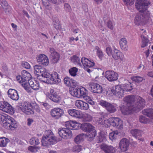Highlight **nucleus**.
I'll use <instances>...</instances> for the list:
<instances>
[{"label": "nucleus", "instance_id": "1", "mask_svg": "<svg viewBox=\"0 0 153 153\" xmlns=\"http://www.w3.org/2000/svg\"><path fill=\"white\" fill-rule=\"evenodd\" d=\"M149 4V0H137L136 7L140 13L137 14L135 18L134 23L136 25H140L149 17V12L147 9Z\"/></svg>", "mask_w": 153, "mask_h": 153}, {"label": "nucleus", "instance_id": "2", "mask_svg": "<svg viewBox=\"0 0 153 153\" xmlns=\"http://www.w3.org/2000/svg\"><path fill=\"white\" fill-rule=\"evenodd\" d=\"M145 105L144 100L140 97H138L137 102L135 105H133L131 106L126 105L122 106L121 110L123 114L128 115L131 113L132 111H136L138 109H142Z\"/></svg>", "mask_w": 153, "mask_h": 153}, {"label": "nucleus", "instance_id": "3", "mask_svg": "<svg viewBox=\"0 0 153 153\" xmlns=\"http://www.w3.org/2000/svg\"><path fill=\"white\" fill-rule=\"evenodd\" d=\"M62 138L56 139L53 132L50 130H46L42 139V145L43 146H47L53 144V141H59Z\"/></svg>", "mask_w": 153, "mask_h": 153}, {"label": "nucleus", "instance_id": "4", "mask_svg": "<svg viewBox=\"0 0 153 153\" xmlns=\"http://www.w3.org/2000/svg\"><path fill=\"white\" fill-rule=\"evenodd\" d=\"M22 76H20L16 77V79L17 81L21 83L22 85L24 87L25 90L28 88V83L29 80H31V75L30 74L25 70H23L22 71Z\"/></svg>", "mask_w": 153, "mask_h": 153}, {"label": "nucleus", "instance_id": "5", "mask_svg": "<svg viewBox=\"0 0 153 153\" xmlns=\"http://www.w3.org/2000/svg\"><path fill=\"white\" fill-rule=\"evenodd\" d=\"M0 110L11 114L15 112L14 108L9 103L5 101L0 102Z\"/></svg>", "mask_w": 153, "mask_h": 153}, {"label": "nucleus", "instance_id": "6", "mask_svg": "<svg viewBox=\"0 0 153 153\" xmlns=\"http://www.w3.org/2000/svg\"><path fill=\"white\" fill-rule=\"evenodd\" d=\"M99 104L105 108L110 113H114L116 111V108L114 105L105 101L101 100L99 102Z\"/></svg>", "mask_w": 153, "mask_h": 153}, {"label": "nucleus", "instance_id": "7", "mask_svg": "<svg viewBox=\"0 0 153 153\" xmlns=\"http://www.w3.org/2000/svg\"><path fill=\"white\" fill-rule=\"evenodd\" d=\"M20 108L22 112L27 114L34 113V111L32 110V105L29 102H25L22 103Z\"/></svg>", "mask_w": 153, "mask_h": 153}, {"label": "nucleus", "instance_id": "8", "mask_svg": "<svg viewBox=\"0 0 153 153\" xmlns=\"http://www.w3.org/2000/svg\"><path fill=\"white\" fill-rule=\"evenodd\" d=\"M47 96L53 101L57 102L61 100V97L53 89H51L50 93L46 94Z\"/></svg>", "mask_w": 153, "mask_h": 153}, {"label": "nucleus", "instance_id": "9", "mask_svg": "<svg viewBox=\"0 0 153 153\" xmlns=\"http://www.w3.org/2000/svg\"><path fill=\"white\" fill-rule=\"evenodd\" d=\"M89 89L93 93L100 94L102 91V88L100 85L96 83H90L89 85Z\"/></svg>", "mask_w": 153, "mask_h": 153}, {"label": "nucleus", "instance_id": "10", "mask_svg": "<svg viewBox=\"0 0 153 153\" xmlns=\"http://www.w3.org/2000/svg\"><path fill=\"white\" fill-rule=\"evenodd\" d=\"M118 76V74L113 71H107L105 73V77L110 82L117 80Z\"/></svg>", "mask_w": 153, "mask_h": 153}, {"label": "nucleus", "instance_id": "11", "mask_svg": "<svg viewBox=\"0 0 153 153\" xmlns=\"http://www.w3.org/2000/svg\"><path fill=\"white\" fill-rule=\"evenodd\" d=\"M129 144L128 140L125 138H123L119 143V148L121 151L126 152L128 149Z\"/></svg>", "mask_w": 153, "mask_h": 153}, {"label": "nucleus", "instance_id": "12", "mask_svg": "<svg viewBox=\"0 0 153 153\" xmlns=\"http://www.w3.org/2000/svg\"><path fill=\"white\" fill-rule=\"evenodd\" d=\"M111 125L116 127L117 128L121 129L123 128L122 120L118 118H110Z\"/></svg>", "mask_w": 153, "mask_h": 153}, {"label": "nucleus", "instance_id": "13", "mask_svg": "<svg viewBox=\"0 0 153 153\" xmlns=\"http://www.w3.org/2000/svg\"><path fill=\"white\" fill-rule=\"evenodd\" d=\"M141 38L142 39V44L141 47L142 48H147V51L146 52V54L147 56L149 53V47L150 45L149 41L146 36H145L143 35H141Z\"/></svg>", "mask_w": 153, "mask_h": 153}, {"label": "nucleus", "instance_id": "14", "mask_svg": "<svg viewBox=\"0 0 153 153\" xmlns=\"http://www.w3.org/2000/svg\"><path fill=\"white\" fill-rule=\"evenodd\" d=\"M111 92L119 98L122 97L124 95L123 90L120 85H117L113 88Z\"/></svg>", "mask_w": 153, "mask_h": 153}, {"label": "nucleus", "instance_id": "15", "mask_svg": "<svg viewBox=\"0 0 153 153\" xmlns=\"http://www.w3.org/2000/svg\"><path fill=\"white\" fill-rule=\"evenodd\" d=\"M135 98L133 95L128 96L124 98V101L127 103L126 105L131 106L133 105H135L137 102L138 97Z\"/></svg>", "mask_w": 153, "mask_h": 153}, {"label": "nucleus", "instance_id": "16", "mask_svg": "<svg viewBox=\"0 0 153 153\" xmlns=\"http://www.w3.org/2000/svg\"><path fill=\"white\" fill-rule=\"evenodd\" d=\"M63 110L59 108H55L52 109L51 111V116L55 119L60 117L63 113Z\"/></svg>", "mask_w": 153, "mask_h": 153}, {"label": "nucleus", "instance_id": "17", "mask_svg": "<svg viewBox=\"0 0 153 153\" xmlns=\"http://www.w3.org/2000/svg\"><path fill=\"white\" fill-rule=\"evenodd\" d=\"M49 52L51 58L52 62L53 63L57 62L60 57L59 54L55 51L53 48H49Z\"/></svg>", "mask_w": 153, "mask_h": 153}, {"label": "nucleus", "instance_id": "18", "mask_svg": "<svg viewBox=\"0 0 153 153\" xmlns=\"http://www.w3.org/2000/svg\"><path fill=\"white\" fill-rule=\"evenodd\" d=\"M37 61L39 63L46 66L49 63V60L45 55L43 54L39 55L37 57Z\"/></svg>", "mask_w": 153, "mask_h": 153}, {"label": "nucleus", "instance_id": "19", "mask_svg": "<svg viewBox=\"0 0 153 153\" xmlns=\"http://www.w3.org/2000/svg\"><path fill=\"white\" fill-rule=\"evenodd\" d=\"M100 148L105 153H115L117 151L115 147L106 144H102L101 145Z\"/></svg>", "mask_w": 153, "mask_h": 153}, {"label": "nucleus", "instance_id": "20", "mask_svg": "<svg viewBox=\"0 0 153 153\" xmlns=\"http://www.w3.org/2000/svg\"><path fill=\"white\" fill-rule=\"evenodd\" d=\"M8 97L13 100H17L19 97L17 91L13 89H10L7 91Z\"/></svg>", "mask_w": 153, "mask_h": 153}, {"label": "nucleus", "instance_id": "21", "mask_svg": "<svg viewBox=\"0 0 153 153\" xmlns=\"http://www.w3.org/2000/svg\"><path fill=\"white\" fill-rule=\"evenodd\" d=\"M114 52L112 55L113 58L116 60L120 59L123 60L124 59V56L123 53L116 48H114Z\"/></svg>", "mask_w": 153, "mask_h": 153}, {"label": "nucleus", "instance_id": "22", "mask_svg": "<svg viewBox=\"0 0 153 153\" xmlns=\"http://www.w3.org/2000/svg\"><path fill=\"white\" fill-rule=\"evenodd\" d=\"M75 105L78 108L84 110H87L89 108V105L87 103L81 100L76 101Z\"/></svg>", "mask_w": 153, "mask_h": 153}, {"label": "nucleus", "instance_id": "23", "mask_svg": "<svg viewBox=\"0 0 153 153\" xmlns=\"http://www.w3.org/2000/svg\"><path fill=\"white\" fill-rule=\"evenodd\" d=\"M61 82V79L59 77V74L56 72H53L51 74L50 82H48V83L54 84H58Z\"/></svg>", "mask_w": 153, "mask_h": 153}, {"label": "nucleus", "instance_id": "24", "mask_svg": "<svg viewBox=\"0 0 153 153\" xmlns=\"http://www.w3.org/2000/svg\"><path fill=\"white\" fill-rule=\"evenodd\" d=\"M64 84L68 87H76L77 85V83L75 80L72 79L68 77H65L64 79Z\"/></svg>", "mask_w": 153, "mask_h": 153}, {"label": "nucleus", "instance_id": "25", "mask_svg": "<svg viewBox=\"0 0 153 153\" xmlns=\"http://www.w3.org/2000/svg\"><path fill=\"white\" fill-rule=\"evenodd\" d=\"M7 116H9L8 115L5 114L0 117V119L2 122V125L3 127L8 130H10V123L7 120Z\"/></svg>", "mask_w": 153, "mask_h": 153}, {"label": "nucleus", "instance_id": "26", "mask_svg": "<svg viewBox=\"0 0 153 153\" xmlns=\"http://www.w3.org/2000/svg\"><path fill=\"white\" fill-rule=\"evenodd\" d=\"M80 128L85 132L91 131L94 129V127L89 123H84L81 125Z\"/></svg>", "mask_w": 153, "mask_h": 153}, {"label": "nucleus", "instance_id": "27", "mask_svg": "<svg viewBox=\"0 0 153 153\" xmlns=\"http://www.w3.org/2000/svg\"><path fill=\"white\" fill-rule=\"evenodd\" d=\"M65 125L67 128L69 129L70 130L77 129L78 128L79 126L78 123L72 121H70L66 122Z\"/></svg>", "mask_w": 153, "mask_h": 153}, {"label": "nucleus", "instance_id": "28", "mask_svg": "<svg viewBox=\"0 0 153 153\" xmlns=\"http://www.w3.org/2000/svg\"><path fill=\"white\" fill-rule=\"evenodd\" d=\"M67 112L71 116L78 118H80L82 111L73 109H68Z\"/></svg>", "mask_w": 153, "mask_h": 153}, {"label": "nucleus", "instance_id": "29", "mask_svg": "<svg viewBox=\"0 0 153 153\" xmlns=\"http://www.w3.org/2000/svg\"><path fill=\"white\" fill-rule=\"evenodd\" d=\"M81 61L84 67L90 68L94 65V62L91 61L85 57H82Z\"/></svg>", "mask_w": 153, "mask_h": 153}, {"label": "nucleus", "instance_id": "30", "mask_svg": "<svg viewBox=\"0 0 153 153\" xmlns=\"http://www.w3.org/2000/svg\"><path fill=\"white\" fill-rule=\"evenodd\" d=\"M29 85L34 90H37L39 88V82L32 79L31 80H29V82L28 83V86Z\"/></svg>", "mask_w": 153, "mask_h": 153}, {"label": "nucleus", "instance_id": "31", "mask_svg": "<svg viewBox=\"0 0 153 153\" xmlns=\"http://www.w3.org/2000/svg\"><path fill=\"white\" fill-rule=\"evenodd\" d=\"M7 120L10 123V129L11 130H14L17 127V124L16 122L15 121L13 118L10 116H7Z\"/></svg>", "mask_w": 153, "mask_h": 153}, {"label": "nucleus", "instance_id": "32", "mask_svg": "<svg viewBox=\"0 0 153 153\" xmlns=\"http://www.w3.org/2000/svg\"><path fill=\"white\" fill-rule=\"evenodd\" d=\"M42 1L43 5L46 9L48 10L50 9L51 8V2L55 4H56L57 3V0H42Z\"/></svg>", "mask_w": 153, "mask_h": 153}, {"label": "nucleus", "instance_id": "33", "mask_svg": "<svg viewBox=\"0 0 153 153\" xmlns=\"http://www.w3.org/2000/svg\"><path fill=\"white\" fill-rule=\"evenodd\" d=\"M119 43L121 48L125 51L128 50V47L127 45V41L125 38H122L120 40Z\"/></svg>", "mask_w": 153, "mask_h": 153}, {"label": "nucleus", "instance_id": "34", "mask_svg": "<svg viewBox=\"0 0 153 153\" xmlns=\"http://www.w3.org/2000/svg\"><path fill=\"white\" fill-rule=\"evenodd\" d=\"M80 118H82L84 121L89 122L92 119V117L89 114L82 112Z\"/></svg>", "mask_w": 153, "mask_h": 153}, {"label": "nucleus", "instance_id": "35", "mask_svg": "<svg viewBox=\"0 0 153 153\" xmlns=\"http://www.w3.org/2000/svg\"><path fill=\"white\" fill-rule=\"evenodd\" d=\"M110 118L108 119L103 118L100 119L99 122L106 128L109 127L111 125Z\"/></svg>", "mask_w": 153, "mask_h": 153}, {"label": "nucleus", "instance_id": "36", "mask_svg": "<svg viewBox=\"0 0 153 153\" xmlns=\"http://www.w3.org/2000/svg\"><path fill=\"white\" fill-rule=\"evenodd\" d=\"M143 114L151 119H153V109L149 108L145 109L142 111Z\"/></svg>", "mask_w": 153, "mask_h": 153}, {"label": "nucleus", "instance_id": "37", "mask_svg": "<svg viewBox=\"0 0 153 153\" xmlns=\"http://www.w3.org/2000/svg\"><path fill=\"white\" fill-rule=\"evenodd\" d=\"M86 136L85 134L83 133L78 135L75 137L74 142L76 143H79L84 140V138Z\"/></svg>", "mask_w": 153, "mask_h": 153}, {"label": "nucleus", "instance_id": "38", "mask_svg": "<svg viewBox=\"0 0 153 153\" xmlns=\"http://www.w3.org/2000/svg\"><path fill=\"white\" fill-rule=\"evenodd\" d=\"M9 141V140L7 138H0V147H6Z\"/></svg>", "mask_w": 153, "mask_h": 153}, {"label": "nucleus", "instance_id": "39", "mask_svg": "<svg viewBox=\"0 0 153 153\" xmlns=\"http://www.w3.org/2000/svg\"><path fill=\"white\" fill-rule=\"evenodd\" d=\"M123 90L124 94L125 92H128L131 91L133 89L131 83L124 84L122 88Z\"/></svg>", "mask_w": 153, "mask_h": 153}, {"label": "nucleus", "instance_id": "40", "mask_svg": "<svg viewBox=\"0 0 153 153\" xmlns=\"http://www.w3.org/2000/svg\"><path fill=\"white\" fill-rule=\"evenodd\" d=\"M71 60L72 62L78 66L81 67L82 65L80 63V59L78 56H74L71 57Z\"/></svg>", "mask_w": 153, "mask_h": 153}, {"label": "nucleus", "instance_id": "41", "mask_svg": "<svg viewBox=\"0 0 153 153\" xmlns=\"http://www.w3.org/2000/svg\"><path fill=\"white\" fill-rule=\"evenodd\" d=\"M103 19L105 22H107V25L108 27L111 30H113L114 28V24L107 17H104Z\"/></svg>", "mask_w": 153, "mask_h": 153}, {"label": "nucleus", "instance_id": "42", "mask_svg": "<svg viewBox=\"0 0 153 153\" xmlns=\"http://www.w3.org/2000/svg\"><path fill=\"white\" fill-rule=\"evenodd\" d=\"M65 135L64 137H63V138L64 139H67L71 138L72 137V131L68 128H65Z\"/></svg>", "mask_w": 153, "mask_h": 153}, {"label": "nucleus", "instance_id": "43", "mask_svg": "<svg viewBox=\"0 0 153 153\" xmlns=\"http://www.w3.org/2000/svg\"><path fill=\"white\" fill-rule=\"evenodd\" d=\"M87 134H85L86 136L85 137H88L89 138V140H91L93 138L95 137L96 134V131L94 129L93 130L90 132H87Z\"/></svg>", "mask_w": 153, "mask_h": 153}, {"label": "nucleus", "instance_id": "44", "mask_svg": "<svg viewBox=\"0 0 153 153\" xmlns=\"http://www.w3.org/2000/svg\"><path fill=\"white\" fill-rule=\"evenodd\" d=\"M79 97H83L84 96L87 94V90L84 88L82 87L79 88Z\"/></svg>", "mask_w": 153, "mask_h": 153}, {"label": "nucleus", "instance_id": "45", "mask_svg": "<svg viewBox=\"0 0 153 153\" xmlns=\"http://www.w3.org/2000/svg\"><path fill=\"white\" fill-rule=\"evenodd\" d=\"M106 140V136L102 133H100L97 140V143H101Z\"/></svg>", "mask_w": 153, "mask_h": 153}, {"label": "nucleus", "instance_id": "46", "mask_svg": "<svg viewBox=\"0 0 153 153\" xmlns=\"http://www.w3.org/2000/svg\"><path fill=\"white\" fill-rule=\"evenodd\" d=\"M79 88H76L70 91V94L75 97H79Z\"/></svg>", "mask_w": 153, "mask_h": 153}, {"label": "nucleus", "instance_id": "47", "mask_svg": "<svg viewBox=\"0 0 153 153\" xmlns=\"http://www.w3.org/2000/svg\"><path fill=\"white\" fill-rule=\"evenodd\" d=\"M95 49L97 51V54L99 58L102 59L103 56V54L101 50L98 47L96 46Z\"/></svg>", "mask_w": 153, "mask_h": 153}, {"label": "nucleus", "instance_id": "48", "mask_svg": "<svg viewBox=\"0 0 153 153\" xmlns=\"http://www.w3.org/2000/svg\"><path fill=\"white\" fill-rule=\"evenodd\" d=\"M83 98L91 105H93L94 104V102L93 101L90 97L88 96V94L83 97Z\"/></svg>", "mask_w": 153, "mask_h": 153}, {"label": "nucleus", "instance_id": "49", "mask_svg": "<svg viewBox=\"0 0 153 153\" xmlns=\"http://www.w3.org/2000/svg\"><path fill=\"white\" fill-rule=\"evenodd\" d=\"M77 71V69L76 68L73 67L69 70V72L71 76H74L76 75V73Z\"/></svg>", "mask_w": 153, "mask_h": 153}, {"label": "nucleus", "instance_id": "50", "mask_svg": "<svg viewBox=\"0 0 153 153\" xmlns=\"http://www.w3.org/2000/svg\"><path fill=\"white\" fill-rule=\"evenodd\" d=\"M139 121L140 122L143 123H147L149 122V120L147 118L143 116H140Z\"/></svg>", "mask_w": 153, "mask_h": 153}, {"label": "nucleus", "instance_id": "51", "mask_svg": "<svg viewBox=\"0 0 153 153\" xmlns=\"http://www.w3.org/2000/svg\"><path fill=\"white\" fill-rule=\"evenodd\" d=\"M0 3L3 9L7 10L8 9L9 6L8 3L5 0H0Z\"/></svg>", "mask_w": 153, "mask_h": 153}, {"label": "nucleus", "instance_id": "52", "mask_svg": "<svg viewBox=\"0 0 153 153\" xmlns=\"http://www.w3.org/2000/svg\"><path fill=\"white\" fill-rule=\"evenodd\" d=\"M29 142L31 145H37L39 143V139L35 137L32 138L30 139Z\"/></svg>", "mask_w": 153, "mask_h": 153}, {"label": "nucleus", "instance_id": "53", "mask_svg": "<svg viewBox=\"0 0 153 153\" xmlns=\"http://www.w3.org/2000/svg\"><path fill=\"white\" fill-rule=\"evenodd\" d=\"M132 80L137 82H141L143 79V78L140 76H135L131 77Z\"/></svg>", "mask_w": 153, "mask_h": 153}, {"label": "nucleus", "instance_id": "54", "mask_svg": "<svg viewBox=\"0 0 153 153\" xmlns=\"http://www.w3.org/2000/svg\"><path fill=\"white\" fill-rule=\"evenodd\" d=\"M131 134L135 137L139 136L140 135V131L136 129H132L131 131Z\"/></svg>", "mask_w": 153, "mask_h": 153}, {"label": "nucleus", "instance_id": "55", "mask_svg": "<svg viewBox=\"0 0 153 153\" xmlns=\"http://www.w3.org/2000/svg\"><path fill=\"white\" fill-rule=\"evenodd\" d=\"M40 148L39 146H29L28 147V150L32 152H35L38 151Z\"/></svg>", "mask_w": 153, "mask_h": 153}, {"label": "nucleus", "instance_id": "56", "mask_svg": "<svg viewBox=\"0 0 153 153\" xmlns=\"http://www.w3.org/2000/svg\"><path fill=\"white\" fill-rule=\"evenodd\" d=\"M42 67L39 65H36L34 66V73L38 75V74L39 73V71L40 70L41 68Z\"/></svg>", "mask_w": 153, "mask_h": 153}, {"label": "nucleus", "instance_id": "57", "mask_svg": "<svg viewBox=\"0 0 153 153\" xmlns=\"http://www.w3.org/2000/svg\"><path fill=\"white\" fill-rule=\"evenodd\" d=\"M58 133L60 136L62 138H63V137H64L65 135V132L66 131H65V128H60L58 129Z\"/></svg>", "mask_w": 153, "mask_h": 153}, {"label": "nucleus", "instance_id": "58", "mask_svg": "<svg viewBox=\"0 0 153 153\" xmlns=\"http://www.w3.org/2000/svg\"><path fill=\"white\" fill-rule=\"evenodd\" d=\"M42 77L47 78V82L48 83V82H50L51 81V74L47 72L46 71L43 74L42 76Z\"/></svg>", "mask_w": 153, "mask_h": 153}, {"label": "nucleus", "instance_id": "59", "mask_svg": "<svg viewBox=\"0 0 153 153\" xmlns=\"http://www.w3.org/2000/svg\"><path fill=\"white\" fill-rule=\"evenodd\" d=\"M118 134V132L117 131L112 132L109 134V137L111 140H112L115 138Z\"/></svg>", "mask_w": 153, "mask_h": 153}, {"label": "nucleus", "instance_id": "60", "mask_svg": "<svg viewBox=\"0 0 153 153\" xmlns=\"http://www.w3.org/2000/svg\"><path fill=\"white\" fill-rule=\"evenodd\" d=\"M105 51L107 55L109 56H112L113 53V50L110 46H108L106 48Z\"/></svg>", "mask_w": 153, "mask_h": 153}, {"label": "nucleus", "instance_id": "61", "mask_svg": "<svg viewBox=\"0 0 153 153\" xmlns=\"http://www.w3.org/2000/svg\"><path fill=\"white\" fill-rule=\"evenodd\" d=\"M81 150L82 147L81 146L79 145L74 146L73 148V151L76 152H79Z\"/></svg>", "mask_w": 153, "mask_h": 153}, {"label": "nucleus", "instance_id": "62", "mask_svg": "<svg viewBox=\"0 0 153 153\" xmlns=\"http://www.w3.org/2000/svg\"><path fill=\"white\" fill-rule=\"evenodd\" d=\"M124 3L127 5H131L134 2V0H123Z\"/></svg>", "mask_w": 153, "mask_h": 153}, {"label": "nucleus", "instance_id": "63", "mask_svg": "<svg viewBox=\"0 0 153 153\" xmlns=\"http://www.w3.org/2000/svg\"><path fill=\"white\" fill-rule=\"evenodd\" d=\"M22 67L30 69V65L28 62H22Z\"/></svg>", "mask_w": 153, "mask_h": 153}, {"label": "nucleus", "instance_id": "64", "mask_svg": "<svg viewBox=\"0 0 153 153\" xmlns=\"http://www.w3.org/2000/svg\"><path fill=\"white\" fill-rule=\"evenodd\" d=\"M46 70L44 68H41L40 70L39 71V73L38 74L37 76H42L45 72H46Z\"/></svg>", "mask_w": 153, "mask_h": 153}]
</instances>
